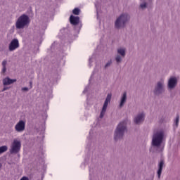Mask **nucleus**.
I'll return each instance as SVG.
<instances>
[{
  "mask_svg": "<svg viewBox=\"0 0 180 180\" xmlns=\"http://www.w3.org/2000/svg\"><path fill=\"white\" fill-rule=\"evenodd\" d=\"M30 23L29 20V16L23 14L18 18L15 22V27L17 29H24L25 26H27Z\"/></svg>",
  "mask_w": 180,
  "mask_h": 180,
  "instance_id": "obj_2",
  "label": "nucleus"
},
{
  "mask_svg": "<svg viewBox=\"0 0 180 180\" xmlns=\"http://www.w3.org/2000/svg\"><path fill=\"white\" fill-rule=\"evenodd\" d=\"M127 99V93L124 92L122 97L121 98V102L120 104V108H122V106L124 105V103H126V100Z\"/></svg>",
  "mask_w": 180,
  "mask_h": 180,
  "instance_id": "obj_14",
  "label": "nucleus"
},
{
  "mask_svg": "<svg viewBox=\"0 0 180 180\" xmlns=\"http://www.w3.org/2000/svg\"><path fill=\"white\" fill-rule=\"evenodd\" d=\"M118 54H120V56L122 58H124V56H126V49L123 48H120L117 50Z\"/></svg>",
  "mask_w": 180,
  "mask_h": 180,
  "instance_id": "obj_16",
  "label": "nucleus"
},
{
  "mask_svg": "<svg viewBox=\"0 0 180 180\" xmlns=\"http://www.w3.org/2000/svg\"><path fill=\"white\" fill-rule=\"evenodd\" d=\"M13 82H16L15 79H10L9 77H6L3 79V85H11L13 84Z\"/></svg>",
  "mask_w": 180,
  "mask_h": 180,
  "instance_id": "obj_12",
  "label": "nucleus"
},
{
  "mask_svg": "<svg viewBox=\"0 0 180 180\" xmlns=\"http://www.w3.org/2000/svg\"><path fill=\"white\" fill-rule=\"evenodd\" d=\"M70 21L72 25H78L79 23V17H75L74 15H70Z\"/></svg>",
  "mask_w": 180,
  "mask_h": 180,
  "instance_id": "obj_13",
  "label": "nucleus"
},
{
  "mask_svg": "<svg viewBox=\"0 0 180 180\" xmlns=\"http://www.w3.org/2000/svg\"><path fill=\"white\" fill-rule=\"evenodd\" d=\"M141 9H144V8H147V4L146 3H143L142 4L140 5Z\"/></svg>",
  "mask_w": 180,
  "mask_h": 180,
  "instance_id": "obj_21",
  "label": "nucleus"
},
{
  "mask_svg": "<svg viewBox=\"0 0 180 180\" xmlns=\"http://www.w3.org/2000/svg\"><path fill=\"white\" fill-rule=\"evenodd\" d=\"M115 60H116L117 63H120V61H122V56H117L115 58Z\"/></svg>",
  "mask_w": 180,
  "mask_h": 180,
  "instance_id": "obj_20",
  "label": "nucleus"
},
{
  "mask_svg": "<svg viewBox=\"0 0 180 180\" xmlns=\"http://www.w3.org/2000/svg\"><path fill=\"white\" fill-rule=\"evenodd\" d=\"M21 147L22 144L20 143V141L15 139L11 144V147L10 149L11 154H18V153L20 151Z\"/></svg>",
  "mask_w": 180,
  "mask_h": 180,
  "instance_id": "obj_5",
  "label": "nucleus"
},
{
  "mask_svg": "<svg viewBox=\"0 0 180 180\" xmlns=\"http://www.w3.org/2000/svg\"><path fill=\"white\" fill-rule=\"evenodd\" d=\"M6 89H8V88L4 87V89H3V91H6Z\"/></svg>",
  "mask_w": 180,
  "mask_h": 180,
  "instance_id": "obj_27",
  "label": "nucleus"
},
{
  "mask_svg": "<svg viewBox=\"0 0 180 180\" xmlns=\"http://www.w3.org/2000/svg\"><path fill=\"white\" fill-rule=\"evenodd\" d=\"M129 19L130 16L129 15H121L115 22V27H117V29H120V27H124L126 26V23L129 22Z\"/></svg>",
  "mask_w": 180,
  "mask_h": 180,
  "instance_id": "obj_4",
  "label": "nucleus"
},
{
  "mask_svg": "<svg viewBox=\"0 0 180 180\" xmlns=\"http://www.w3.org/2000/svg\"><path fill=\"white\" fill-rule=\"evenodd\" d=\"M6 60H4L3 62H2V66L3 67H6Z\"/></svg>",
  "mask_w": 180,
  "mask_h": 180,
  "instance_id": "obj_24",
  "label": "nucleus"
},
{
  "mask_svg": "<svg viewBox=\"0 0 180 180\" xmlns=\"http://www.w3.org/2000/svg\"><path fill=\"white\" fill-rule=\"evenodd\" d=\"M29 89H27V87H23L22 89V91H27Z\"/></svg>",
  "mask_w": 180,
  "mask_h": 180,
  "instance_id": "obj_26",
  "label": "nucleus"
},
{
  "mask_svg": "<svg viewBox=\"0 0 180 180\" xmlns=\"http://www.w3.org/2000/svg\"><path fill=\"white\" fill-rule=\"evenodd\" d=\"M20 180H29V178L26 176H22Z\"/></svg>",
  "mask_w": 180,
  "mask_h": 180,
  "instance_id": "obj_25",
  "label": "nucleus"
},
{
  "mask_svg": "<svg viewBox=\"0 0 180 180\" xmlns=\"http://www.w3.org/2000/svg\"><path fill=\"white\" fill-rule=\"evenodd\" d=\"M2 72L3 74H5V72H6V66L3 67Z\"/></svg>",
  "mask_w": 180,
  "mask_h": 180,
  "instance_id": "obj_23",
  "label": "nucleus"
},
{
  "mask_svg": "<svg viewBox=\"0 0 180 180\" xmlns=\"http://www.w3.org/2000/svg\"><path fill=\"white\" fill-rule=\"evenodd\" d=\"M164 167V161L161 160L159 163V169L158 171V178L161 177V174L162 172V167Z\"/></svg>",
  "mask_w": 180,
  "mask_h": 180,
  "instance_id": "obj_15",
  "label": "nucleus"
},
{
  "mask_svg": "<svg viewBox=\"0 0 180 180\" xmlns=\"http://www.w3.org/2000/svg\"><path fill=\"white\" fill-rule=\"evenodd\" d=\"M79 12H81V10L78 8H75L73 11H72V13L73 15H79Z\"/></svg>",
  "mask_w": 180,
  "mask_h": 180,
  "instance_id": "obj_18",
  "label": "nucleus"
},
{
  "mask_svg": "<svg viewBox=\"0 0 180 180\" xmlns=\"http://www.w3.org/2000/svg\"><path fill=\"white\" fill-rule=\"evenodd\" d=\"M110 64H112V60H110V61L105 65V68H108V67H110Z\"/></svg>",
  "mask_w": 180,
  "mask_h": 180,
  "instance_id": "obj_22",
  "label": "nucleus"
},
{
  "mask_svg": "<svg viewBox=\"0 0 180 180\" xmlns=\"http://www.w3.org/2000/svg\"><path fill=\"white\" fill-rule=\"evenodd\" d=\"M178 81L176 80V77H171L168 82V86L169 89H172V88H175V85H176Z\"/></svg>",
  "mask_w": 180,
  "mask_h": 180,
  "instance_id": "obj_10",
  "label": "nucleus"
},
{
  "mask_svg": "<svg viewBox=\"0 0 180 180\" xmlns=\"http://www.w3.org/2000/svg\"><path fill=\"white\" fill-rule=\"evenodd\" d=\"M174 123H175L176 127H178V124L179 123V114L176 115V119L174 120Z\"/></svg>",
  "mask_w": 180,
  "mask_h": 180,
  "instance_id": "obj_19",
  "label": "nucleus"
},
{
  "mask_svg": "<svg viewBox=\"0 0 180 180\" xmlns=\"http://www.w3.org/2000/svg\"><path fill=\"white\" fill-rule=\"evenodd\" d=\"M127 121H123L118 124L115 131V140H117V139H122V137H123L124 132L127 130Z\"/></svg>",
  "mask_w": 180,
  "mask_h": 180,
  "instance_id": "obj_1",
  "label": "nucleus"
},
{
  "mask_svg": "<svg viewBox=\"0 0 180 180\" xmlns=\"http://www.w3.org/2000/svg\"><path fill=\"white\" fill-rule=\"evenodd\" d=\"M144 121V113H141L139 115H138L135 118H134V123H136V124H140V123H141V122Z\"/></svg>",
  "mask_w": 180,
  "mask_h": 180,
  "instance_id": "obj_11",
  "label": "nucleus"
},
{
  "mask_svg": "<svg viewBox=\"0 0 180 180\" xmlns=\"http://www.w3.org/2000/svg\"><path fill=\"white\" fill-rule=\"evenodd\" d=\"M16 49H19V41L16 39H14L9 44L8 50L9 51H15Z\"/></svg>",
  "mask_w": 180,
  "mask_h": 180,
  "instance_id": "obj_8",
  "label": "nucleus"
},
{
  "mask_svg": "<svg viewBox=\"0 0 180 180\" xmlns=\"http://www.w3.org/2000/svg\"><path fill=\"white\" fill-rule=\"evenodd\" d=\"M26 127V122L23 120H20L15 126V131H18V133H22V131H24L25 128Z\"/></svg>",
  "mask_w": 180,
  "mask_h": 180,
  "instance_id": "obj_7",
  "label": "nucleus"
},
{
  "mask_svg": "<svg viewBox=\"0 0 180 180\" xmlns=\"http://www.w3.org/2000/svg\"><path fill=\"white\" fill-rule=\"evenodd\" d=\"M110 99H112V94H108L107 98L104 102L101 112L100 114V118L102 119L103 116H105V113L106 112V109H108V105L110 103Z\"/></svg>",
  "mask_w": 180,
  "mask_h": 180,
  "instance_id": "obj_6",
  "label": "nucleus"
},
{
  "mask_svg": "<svg viewBox=\"0 0 180 180\" xmlns=\"http://www.w3.org/2000/svg\"><path fill=\"white\" fill-rule=\"evenodd\" d=\"M6 151H8V146H4L0 147V154H2L3 153H5Z\"/></svg>",
  "mask_w": 180,
  "mask_h": 180,
  "instance_id": "obj_17",
  "label": "nucleus"
},
{
  "mask_svg": "<svg viewBox=\"0 0 180 180\" xmlns=\"http://www.w3.org/2000/svg\"><path fill=\"white\" fill-rule=\"evenodd\" d=\"M162 140H164V131H159L153 134L152 144L155 147H160L162 143Z\"/></svg>",
  "mask_w": 180,
  "mask_h": 180,
  "instance_id": "obj_3",
  "label": "nucleus"
},
{
  "mask_svg": "<svg viewBox=\"0 0 180 180\" xmlns=\"http://www.w3.org/2000/svg\"><path fill=\"white\" fill-rule=\"evenodd\" d=\"M164 92V86L162 82H158V84L155 89V95H158L160 94H162Z\"/></svg>",
  "mask_w": 180,
  "mask_h": 180,
  "instance_id": "obj_9",
  "label": "nucleus"
}]
</instances>
